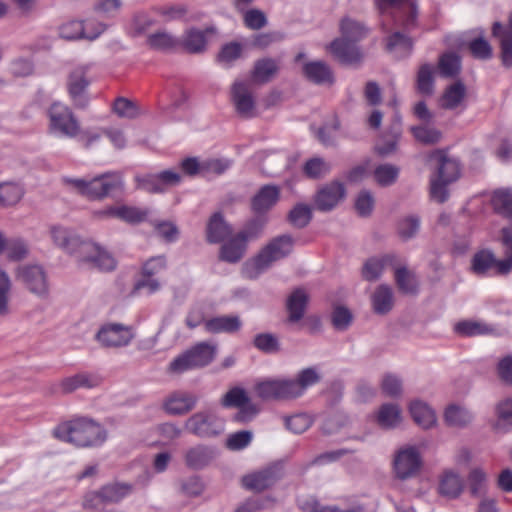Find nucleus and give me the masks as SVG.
<instances>
[{
  "label": "nucleus",
  "instance_id": "nucleus-1",
  "mask_svg": "<svg viewBox=\"0 0 512 512\" xmlns=\"http://www.w3.org/2000/svg\"><path fill=\"white\" fill-rule=\"evenodd\" d=\"M51 238L55 245L74 255L80 263L101 271H111L116 267L114 257L94 242L80 240L75 233L60 225L52 226Z\"/></svg>",
  "mask_w": 512,
  "mask_h": 512
},
{
  "label": "nucleus",
  "instance_id": "nucleus-2",
  "mask_svg": "<svg viewBox=\"0 0 512 512\" xmlns=\"http://www.w3.org/2000/svg\"><path fill=\"white\" fill-rule=\"evenodd\" d=\"M54 436L77 447H96L107 439L106 430L88 418H77L59 425Z\"/></svg>",
  "mask_w": 512,
  "mask_h": 512
},
{
  "label": "nucleus",
  "instance_id": "nucleus-3",
  "mask_svg": "<svg viewBox=\"0 0 512 512\" xmlns=\"http://www.w3.org/2000/svg\"><path fill=\"white\" fill-rule=\"evenodd\" d=\"M429 158L437 163L436 173L430 179V197L444 203L449 197L447 186L459 178V163L448 158L443 150H435Z\"/></svg>",
  "mask_w": 512,
  "mask_h": 512
},
{
  "label": "nucleus",
  "instance_id": "nucleus-4",
  "mask_svg": "<svg viewBox=\"0 0 512 512\" xmlns=\"http://www.w3.org/2000/svg\"><path fill=\"white\" fill-rule=\"evenodd\" d=\"M293 240L289 235H281L271 240L250 262L245 264L244 273L255 278L270 265L291 253Z\"/></svg>",
  "mask_w": 512,
  "mask_h": 512
},
{
  "label": "nucleus",
  "instance_id": "nucleus-5",
  "mask_svg": "<svg viewBox=\"0 0 512 512\" xmlns=\"http://www.w3.org/2000/svg\"><path fill=\"white\" fill-rule=\"evenodd\" d=\"M263 224L257 220L250 221L244 229L222 244L219 259L228 263H237L245 255L250 240L260 236Z\"/></svg>",
  "mask_w": 512,
  "mask_h": 512
},
{
  "label": "nucleus",
  "instance_id": "nucleus-6",
  "mask_svg": "<svg viewBox=\"0 0 512 512\" xmlns=\"http://www.w3.org/2000/svg\"><path fill=\"white\" fill-rule=\"evenodd\" d=\"M216 349L205 342H201L186 350L170 362L168 371L173 374H182L186 371L202 368L210 364L215 357Z\"/></svg>",
  "mask_w": 512,
  "mask_h": 512
},
{
  "label": "nucleus",
  "instance_id": "nucleus-7",
  "mask_svg": "<svg viewBox=\"0 0 512 512\" xmlns=\"http://www.w3.org/2000/svg\"><path fill=\"white\" fill-rule=\"evenodd\" d=\"M184 428L198 438H212L223 432L224 422L215 410L206 409L187 418Z\"/></svg>",
  "mask_w": 512,
  "mask_h": 512
},
{
  "label": "nucleus",
  "instance_id": "nucleus-8",
  "mask_svg": "<svg viewBox=\"0 0 512 512\" xmlns=\"http://www.w3.org/2000/svg\"><path fill=\"white\" fill-rule=\"evenodd\" d=\"M49 132L61 136L74 138L80 132V124L71 109L61 103H53L48 109Z\"/></svg>",
  "mask_w": 512,
  "mask_h": 512
},
{
  "label": "nucleus",
  "instance_id": "nucleus-9",
  "mask_svg": "<svg viewBox=\"0 0 512 512\" xmlns=\"http://www.w3.org/2000/svg\"><path fill=\"white\" fill-rule=\"evenodd\" d=\"M71 183L82 195L90 199H101L121 186L120 177L116 174H105L92 180L70 179Z\"/></svg>",
  "mask_w": 512,
  "mask_h": 512
},
{
  "label": "nucleus",
  "instance_id": "nucleus-10",
  "mask_svg": "<svg viewBox=\"0 0 512 512\" xmlns=\"http://www.w3.org/2000/svg\"><path fill=\"white\" fill-rule=\"evenodd\" d=\"M381 14L389 13L395 24L409 31L416 25L417 8L412 0H377Z\"/></svg>",
  "mask_w": 512,
  "mask_h": 512
},
{
  "label": "nucleus",
  "instance_id": "nucleus-11",
  "mask_svg": "<svg viewBox=\"0 0 512 512\" xmlns=\"http://www.w3.org/2000/svg\"><path fill=\"white\" fill-rule=\"evenodd\" d=\"M293 379H268L255 386L257 395L263 400H289L300 397Z\"/></svg>",
  "mask_w": 512,
  "mask_h": 512
},
{
  "label": "nucleus",
  "instance_id": "nucleus-12",
  "mask_svg": "<svg viewBox=\"0 0 512 512\" xmlns=\"http://www.w3.org/2000/svg\"><path fill=\"white\" fill-rule=\"evenodd\" d=\"M133 336L130 326L109 322L99 329L96 339L103 347H122L128 345Z\"/></svg>",
  "mask_w": 512,
  "mask_h": 512
},
{
  "label": "nucleus",
  "instance_id": "nucleus-13",
  "mask_svg": "<svg viewBox=\"0 0 512 512\" xmlns=\"http://www.w3.org/2000/svg\"><path fill=\"white\" fill-rule=\"evenodd\" d=\"M180 181V174L172 170H165L158 174L137 175L135 177L137 188L149 193L164 192L168 186L177 185Z\"/></svg>",
  "mask_w": 512,
  "mask_h": 512
},
{
  "label": "nucleus",
  "instance_id": "nucleus-14",
  "mask_svg": "<svg viewBox=\"0 0 512 512\" xmlns=\"http://www.w3.org/2000/svg\"><path fill=\"white\" fill-rule=\"evenodd\" d=\"M105 28L102 23L84 24L83 21L72 20L60 26L59 34L61 38L66 40L87 39L92 41L98 38Z\"/></svg>",
  "mask_w": 512,
  "mask_h": 512
},
{
  "label": "nucleus",
  "instance_id": "nucleus-15",
  "mask_svg": "<svg viewBox=\"0 0 512 512\" xmlns=\"http://www.w3.org/2000/svg\"><path fill=\"white\" fill-rule=\"evenodd\" d=\"M421 466V456L416 447L408 446L400 449L394 458V471L399 479L413 477Z\"/></svg>",
  "mask_w": 512,
  "mask_h": 512
},
{
  "label": "nucleus",
  "instance_id": "nucleus-16",
  "mask_svg": "<svg viewBox=\"0 0 512 512\" xmlns=\"http://www.w3.org/2000/svg\"><path fill=\"white\" fill-rule=\"evenodd\" d=\"M346 196V189L342 182L334 180L321 186L315 197L314 205L322 212L331 211Z\"/></svg>",
  "mask_w": 512,
  "mask_h": 512
},
{
  "label": "nucleus",
  "instance_id": "nucleus-17",
  "mask_svg": "<svg viewBox=\"0 0 512 512\" xmlns=\"http://www.w3.org/2000/svg\"><path fill=\"white\" fill-rule=\"evenodd\" d=\"M166 268V260L163 256L152 257L142 267V279L134 285L132 294H138L141 290L153 293L158 290L159 282L154 277L162 273Z\"/></svg>",
  "mask_w": 512,
  "mask_h": 512
},
{
  "label": "nucleus",
  "instance_id": "nucleus-18",
  "mask_svg": "<svg viewBox=\"0 0 512 512\" xmlns=\"http://www.w3.org/2000/svg\"><path fill=\"white\" fill-rule=\"evenodd\" d=\"M282 476L281 468L277 465L268 466L257 472L245 475L242 485L245 489L261 492L272 487Z\"/></svg>",
  "mask_w": 512,
  "mask_h": 512
},
{
  "label": "nucleus",
  "instance_id": "nucleus-19",
  "mask_svg": "<svg viewBox=\"0 0 512 512\" xmlns=\"http://www.w3.org/2000/svg\"><path fill=\"white\" fill-rule=\"evenodd\" d=\"M328 48L333 57L345 65L358 64L363 58L356 42L343 36L332 41Z\"/></svg>",
  "mask_w": 512,
  "mask_h": 512
},
{
  "label": "nucleus",
  "instance_id": "nucleus-20",
  "mask_svg": "<svg viewBox=\"0 0 512 512\" xmlns=\"http://www.w3.org/2000/svg\"><path fill=\"white\" fill-rule=\"evenodd\" d=\"M198 402V397L186 391H174L163 401L164 411L173 416L185 415L193 410Z\"/></svg>",
  "mask_w": 512,
  "mask_h": 512
},
{
  "label": "nucleus",
  "instance_id": "nucleus-21",
  "mask_svg": "<svg viewBox=\"0 0 512 512\" xmlns=\"http://www.w3.org/2000/svg\"><path fill=\"white\" fill-rule=\"evenodd\" d=\"M17 277L34 294L44 296L48 292L46 274L42 267L37 265L25 266L18 270Z\"/></svg>",
  "mask_w": 512,
  "mask_h": 512
},
{
  "label": "nucleus",
  "instance_id": "nucleus-22",
  "mask_svg": "<svg viewBox=\"0 0 512 512\" xmlns=\"http://www.w3.org/2000/svg\"><path fill=\"white\" fill-rule=\"evenodd\" d=\"M494 253L488 249H482L476 252L471 259V269L478 276L486 275H507L500 271L499 263Z\"/></svg>",
  "mask_w": 512,
  "mask_h": 512
},
{
  "label": "nucleus",
  "instance_id": "nucleus-23",
  "mask_svg": "<svg viewBox=\"0 0 512 512\" xmlns=\"http://www.w3.org/2000/svg\"><path fill=\"white\" fill-rule=\"evenodd\" d=\"M452 329L457 335L462 337L502 336L507 333L505 329L486 322H455Z\"/></svg>",
  "mask_w": 512,
  "mask_h": 512
},
{
  "label": "nucleus",
  "instance_id": "nucleus-24",
  "mask_svg": "<svg viewBox=\"0 0 512 512\" xmlns=\"http://www.w3.org/2000/svg\"><path fill=\"white\" fill-rule=\"evenodd\" d=\"M217 456V450L212 446L198 444L187 449L184 455L185 464L193 470L207 467Z\"/></svg>",
  "mask_w": 512,
  "mask_h": 512
},
{
  "label": "nucleus",
  "instance_id": "nucleus-25",
  "mask_svg": "<svg viewBox=\"0 0 512 512\" xmlns=\"http://www.w3.org/2000/svg\"><path fill=\"white\" fill-rule=\"evenodd\" d=\"M89 85L86 77V69L83 67L76 68L69 76L68 91L75 106L83 108L87 104L85 90Z\"/></svg>",
  "mask_w": 512,
  "mask_h": 512
},
{
  "label": "nucleus",
  "instance_id": "nucleus-26",
  "mask_svg": "<svg viewBox=\"0 0 512 512\" xmlns=\"http://www.w3.org/2000/svg\"><path fill=\"white\" fill-rule=\"evenodd\" d=\"M280 198V189L276 185H264L251 200L254 213L260 215L268 212Z\"/></svg>",
  "mask_w": 512,
  "mask_h": 512
},
{
  "label": "nucleus",
  "instance_id": "nucleus-27",
  "mask_svg": "<svg viewBox=\"0 0 512 512\" xmlns=\"http://www.w3.org/2000/svg\"><path fill=\"white\" fill-rule=\"evenodd\" d=\"M231 96L238 114L246 118L253 116L254 99L246 83L235 82L232 86Z\"/></svg>",
  "mask_w": 512,
  "mask_h": 512
},
{
  "label": "nucleus",
  "instance_id": "nucleus-28",
  "mask_svg": "<svg viewBox=\"0 0 512 512\" xmlns=\"http://www.w3.org/2000/svg\"><path fill=\"white\" fill-rule=\"evenodd\" d=\"M409 413L413 421L422 429H432L437 425L434 409L426 402L415 399L409 404Z\"/></svg>",
  "mask_w": 512,
  "mask_h": 512
},
{
  "label": "nucleus",
  "instance_id": "nucleus-29",
  "mask_svg": "<svg viewBox=\"0 0 512 512\" xmlns=\"http://www.w3.org/2000/svg\"><path fill=\"white\" fill-rule=\"evenodd\" d=\"M377 425L385 430L395 429L402 422V411L396 403H384L375 413Z\"/></svg>",
  "mask_w": 512,
  "mask_h": 512
},
{
  "label": "nucleus",
  "instance_id": "nucleus-30",
  "mask_svg": "<svg viewBox=\"0 0 512 512\" xmlns=\"http://www.w3.org/2000/svg\"><path fill=\"white\" fill-rule=\"evenodd\" d=\"M472 412L459 404H449L443 414L444 422L452 428L463 429L473 421Z\"/></svg>",
  "mask_w": 512,
  "mask_h": 512
},
{
  "label": "nucleus",
  "instance_id": "nucleus-31",
  "mask_svg": "<svg viewBox=\"0 0 512 512\" xmlns=\"http://www.w3.org/2000/svg\"><path fill=\"white\" fill-rule=\"evenodd\" d=\"M100 214L107 216V217L118 218V219H121L128 223L135 224V223H140L147 218L148 210L140 209L137 207L121 205V206H112V207L100 212Z\"/></svg>",
  "mask_w": 512,
  "mask_h": 512
},
{
  "label": "nucleus",
  "instance_id": "nucleus-32",
  "mask_svg": "<svg viewBox=\"0 0 512 512\" xmlns=\"http://www.w3.org/2000/svg\"><path fill=\"white\" fill-rule=\"evenodd\" d=\"M492 33L496 37H500L501 41V59L503 65L506 67L512 66V13L509 17L508 27L503 30L500 23L495 22L492 28Z\"/></svg>",
  "mask_w": 512,
  "mask_h": 512
},
{
  "label": "nucleus",
  "instance_id": "nucleus-33",
  "mask_svg": "<svg viewBox=\"0 0 512 512\" xmlns=\"http://www.w3.org/2000/svg\"><path fill=\"white\" fill-rule=\"evenodd\" d=\"M100 377L90 372H79L75 375L64 378L61 381V389L70 393L79 388H93L100 384Z\"/></svg>",
  "mask_w": 512,
  "mask_h": 512
},
{
  "label": "nucleus",
  "instance_id": "nucleus-34",
  "mask_svg": "<svg viewBox=\"0 0 512 512\" xmlns=\"http://www.w3.org/2000/svg\"><path fill=\"white\" fill-rule=\"evenodd\" d=\"M206 233L209 243H220L232 233V228L225 222L222 214L217 212L210 217Z\"/></svg>",
  "mask_w": 512,
  "mask_h": 512
},
{
  "label": "nucleus",
  "instance_id": "nucleus-35",
  "mask_svg": "<svg viewBox=\"0 0 512 512\" xmlns=\"http://www.w3.org/2000/svg\"><path fill=\"white\" fill-rule=\"evenodd\" d=\"M306 78L316 84H332L334 81L330 67L322 61L308 62L303 67Z\"/></svg>",
  "mask_w": 512,
  "mask_h": 512
},
{
  "label": "nucleus",
  "instance_id": "nucleus-36",
  "mask_svg": "<svg viewBox=\"0 0 512 512\" xmlns=\"http://www.w3.org/2000/svg\"><path fill=\"white\" fill-rule=\"evenodd\" d=\"M133 486L129 483L113 482L100 488V497L104 505L116 504L129 496Z\"/></svg>",
  "mask_w": 512,
  "mask_h": 512
},
{
  "label": "nucleus",
  "instance_id": "nucleus-37",
  "mask_svg": "<svg viewBox=\"0 0 512 512\" xmlns=\"http://www.w3.org/2000/svg\"><path fill=\"white\" fill-rule=\"evenodd\" d=\"M413 48V42L410 37L395 32L387 39L386 49L393 53L396 59L405 58L410 55Z\"/></svg>",
  "mask_w": 512,
  "mask_h": 512
},
{
  "label": "nucleus",
  "instance_id": "nucleus-38",
  "mask_svg": "<svg viewBox=\"0 0 512 512\" xmlns=\"http://www.w3.org/2000/svg\"><path fill=\"white\" fill-rule=\"evenodd\" d=\"M395 257L392 255H385L381 258H370L368 259L362 268V276L367 281L377 280L384 268L387 265H392Z\"/></svg>",
  "mask_w": 512,
  "mask_h": 512
},
{
  "label": "nucleus",
  "instance_id": "nucleus-39",
  "mask_svg": "<svg viewBox=\"0 0 512 512\" xmlns=\"http://www.w3.org/2000/svg\"><path fill=\"white\" fill-rule=\"evenodd\" d=\"M278 64L271 58H264L255 63L252 79L258 83L268 82L278 71Z\"/></svg>",
  "mask_w": 512,
  "mask_h": 512
},
{
  "label": "nucleus",
  "instance_id": "nucleus-40",
  "mask_svg": "<svg viewBox=\"0 0 512 512\" xmlns=\"http://www.w3.org/2000/svg\"><path fill=\"white\" fill-rule=\"evenodd\" d=\"M465 95L466 89L464 84L456 82L445 90L441 99V106L445 109H455L462 103Z\"/></svg>",
  "mask_w": 512,
  "mask_h": 512
},
{
  "label": "nucleus",
  "instance_id": "nucleus-41",
  "mask_svg": "<svg viewBox=\"0 0 512 512\" xmlns=\"http://www.w3.org/2000/svg\"><path fill=\"white\" fill-rule=\"evenodd\" d=\"M322 379L320 371L316 367H308L298 372L294 380L299 396L311 386L319 383Z\"/></svg>",
  "mask_w": 512,
  "mask_h": 512
},
{
  "label": "nucleus",
  "instance_id": "nucleus-42",
  "mask_svg": "<svg viewBox=\"0 0 512 512\" xmlns=\"http://www.w3.org/2000/svg\"><path fill=\"white\" fill-rule=\"evenodd\" d=\"M440 493L449 498H457L463 490V480L455 472L448 471L440 483Z\"/></svg>",
  "mask_w": 512,
  "mask_h": 512
},
{
  "label": "nucleus",
  "instance_id": "nucleus-43",
  "mask_svg": "<svg viewBox=\"0 0 512 512\" xmlns=\"http://www.w3.org/2000/svg\"><path fill=\"white\" fill-rule=\"evenodd\" d=\"M308 296L302 289H297L289 296L287 300V309L289 311L288 320H301Z\"/></svg>",
  "mask_w": 512,
  "mask_h": 512
},
{
  "label": "nucleus",
  "instance_id": "nucleus-44",
  "mask_svg": "<svg viewBox=\"0 0 512 512\" xmlns=\"http://www.w3.org/2000/svg\"><path fill=\"white\" fill-rule=\"evenodd\" d=\"M179 44L189 53H200L206 46V34L197 29H190Z\"/></svg>",
  "mask_w": 512,
  "mask_h": 512
},
{
  "label": "nucleus",
  "instance_id": "nucleus-45",
  "mask_svg": "<svg viewBox=\"0 0 512 512\" xmlns=\"http://www.w3.org/2000/svg\"><path fill=\"white\" fill-rule=\"evenodd\" d=\"M374 310L379 314H384L391 310L393 305V293L389 286H379L372 296Z\"/></svg>",
  "mask_w": 512,
  "mask_h": 512
},
{
  "label": "nucleus",
  "instance_id": "nucleus-46",
  "mask_svg": "<svg viewBox=\"0 0 512 512\" xmlns=\"http://www.w3.org/2000/svg\"><path fill=\"white\" fill-rule=\"evenodd\" d=\"M496 414L495 429L507 432L512 427V399L500 401L496 406Z\"/></svg>",
  "mask_w": 512,
  "mask_h": 512
},
{
  "label": "nucleus",
  "instance_id": "nucleus-47",
  "mask_svg": "<svg viewBox=\"0 0 512 512\" xmlns=\"http://www.w3.org/2000/svg\"><path fill=\"white\" fill-rule=\"evenodd\" d=\"M395 281L400 291L406 294L417 292L418 283L415 275L405 267L395 269Z\"/></svg>",
  "mask_w": 512,
  "mask_h": 512
},
{
  "label": "nucleus",
  "instance_id": "nucleus-48",
  "mask_svg": "<svg viewBox=\"0 0 512 512\" xmlns=\"http://www.w3.org/2000/svg\"><path fill=\"white\" fill-rule=\"evenodd\" d=\"M330 170V164L320 157L308 159L303 166L304 174L311 179L324 177L330 172Z\"/></svg>",
  "mask_w": 512,
  "mask_h": 512
},
{
  "label": "nucleus",
  "instance_id": "nucleus-49",
  "mask_svg": "<svg viewBox=\"0 0 512 512\" xmlns=\"http://www.w3.org/2000/svg\"><path fill=\"white\" fill-rule=\"evenodd\" d=\"M434 67L430 64L420 66L417 73V89L421 94L429 95L434 88Z\"/></svg>",
  "mask_w": 512,
  "mask_h": 512
},
{
  "label": "nucleus",
  "instance_id": "nucleus-50",
  "mask_svg": "<svg viewBox=\"0 0 512 512\" xmlns=\"http://www.w3.org/2000/svg\"><path fill=\"white\" fill-rule=\"evenodd\" d=\"M341 35L345 38L358 42L366 36L365 27L350 18L342 19L340 23Z\"/></svg>",
  "mask_w": 512,
  "mask_h": 512
},
{
  "label": "nucleus",
  "instance_id": "nucleus-51",
  "mask_svg": "<svg viewBox=\"0 0 512 512\" xmlns=\"http://www.w3.org/2000/svg\"><path fill=\"white\" fill-rule=\"evenodd\" d=\"M380 387L382 393L390 398H397L402 394V380L399 376L392 373L383 375Z\"/></svg>",
  "mask_w": 512,
  "mask_h": 512
},
{
  "label": "nucleus",
  "instance_id": "nucleus-52",
  "mask_svg": "<svg viewBox=\"0 0 512 512\" xmlns=\"http://www.w3.org/2000/svg\"><path fill=\"white\" fill-rule=\"evenodd\" d=\"M180 492L187 497H198L200 496L204 489L205 485L199 476H190L187 478H183L179 481Z\"/></svg>",
  "mask_w": 512,
  "mask_h": 512
},
{
  "label": "nucleus",
  "instance_id": "nucleus-53",
  "mask_svg": "<svg viewBox=\"0 0 512 512\" xmlns=\"http://www.w3.org/2000/svg\"><path fill=\"white\" fill-rule=\"evenodd\" d=\"M22 188L15 183L0 184V204L9 206L16 204L22 197Z\"/></svg>",
  "mask_w": 512,
  "mask_h": 512
},
{
  "label": "nucleus",
  "instance_id": "nucleus-54",
  "mask_svg": "<svg viewBox=\"0 0 512 512\" xmlns=\"http://www.w3.org/2000/svg\"><path fill=\"white\" fill-rule=\"evenodd\" d=\"M468 486L472 496H481L486 489V473L480 468H474L468 475Z\"/></svg>",
  "mask_w": 512,
  "mask_h": 512
},
{
  "label": "nucleus",
  "instance_id": "nucleus-55",
  "mask_svg": "<svg viewBox=\"0 0 512 512\" xmlns=\"http://www.w3.org/2000/svg\"><path fill=\"white\" fill-rule=\"evenodd\" d=\"M502 244L505 247L506 258L499 263L502 273H510L512 271V224L511 227L502 229Z\"/></svg>",
  "mask_w": 512,
  "mask_h": 512
},
{
  "label": "nucleus",
  "instance_id": "nucleus-56",
  "mask_svg": "<svg viewBox=\"0 0 512 512\" xmlns=\"http://www.w3.org/2000/svg\"><path fill=\"white\" fill-rule=\"evenodd\" d=\"M274 502L271 497L248 498L236 508L235 512H262L264 509L273 507Z\"/></svg>",
  "mask_w": 512,
  "mask_h": 512
},
{
  "label": "nucleus",
  "instance_id": "nucleus-57",
  "mask_svg": "<svg viewBox=\"0 0 512 512\" xmlns=\"http://www.w3.org/2000/svg\"><path fill=\"white\" fill-rule=\"evenodd\" d=\"M440 74L444 77H453L460 70V59L453 53L443 54L438 63Z\"/></svg>",
  "mask_w": 512,
  "mask_h": 512
},
{
  "label": "nucleus",
  "instance_id": "nucleus-58",
  "mask_svg": "<svg viewBox=\"0 0 512 512\" xmlns=\"http://www.w3.org/2000/svg\"><path fill=\"white\" fill-rule=\"evenodd\" d=\"M399 175V169L390 164H383L376 167L374 176L376 182L381 186L392 185Z\"/></svg>",
  "mask_w": 512,
  "mask_h": 512
},
{
  "label": "nucleus",
  "instance_id": "nucleus-59",
  "mask_svg": "<svg viewBox=\"0 0 512 512\" xmlns=\"http://www.w3.org/2000/svg\"><path fill=\"white\" fill-rule=\"evenodd\" d=\"M149 45L158 50L175 49L179 41L167 32H157L148 37Z\"/></svg>",
  "mask_w": 512,
  "mask_h": 512
},
{
  "label": "nucleus",
  "instance_id": "nucleus-60",
  "mask_svg": "<svg viewBox=\"0 0 512 512\" xmlns=\"http://www.w3.org/2000/svg\"><path fill=\"white\" fill-rule=\"evenodd\" d=\"M312 218V212L308 205L297 204L289 213V222L298 228L305 227Z\"/></svg>",
  "mask_w": 512,
  "mask_h": 512
},
{
  "label": "nucleus",
  "instance_id": "nucleus-61",
  "mask_svg": "<svg viewBox=\"0 0 512 512\" xmlns=\"http://www.w3.org/2000/svg\"><path fill=\"white\" fill-rule=\"evenodd\" d=\"M254 345L257 349L265 353H275L279 350L278 339L271 333L257 334L254 338Z\"/></svg>",
  "mask_w": 512,
  "mask_h": 512
},
{
  "label": "nucleus",
  "instance_id": "nucleus-62",
  "mask_svg": "<svg viewBox=\"0 0 512 512\" xmlns=\"http://www.w3.org/2000/svg\"><path fill=\"white\" fill-rule=\"evenodd\" d=\"M411 131L416 140L424 144H435L441 138V133L438 130L427 126L412 127Z\"/></svg>",
  "mask_w": 512,
  "mask_h": 512
},
{
  "label": "nucleus",
  "instance_id": "nucleus-63",
  "mask_svg": "<svg viewBox=\"0 0 512 512\" xmlns=\"http://www.w3.org/2000/svg\"><path fill=\"white\" fill-rule=\"evenodd\" d=\"M249 401L246 392L241 388L229 390L222 398L221 404L224 407H241Z\"/></svg>",
  "mask_w": 512,
  "mask_h": 512
},
{
  "label": "nucleus",
  "instance_id": "nucleus-64",
  "mask_svg": "<svg viewBox=\"0 0 512 512\" xmlns=\"http://www.w3.org/2000/svg\"><path fill=\"white\" fill-rule=\"evenodd\" d=\"M252 433L250 431H238L231 434L227 438V448L232 451H239L246 448L252 441Z\"/></svg>",
  "mask_w": 512,
  "mask_h": 512
}]
</instances>
